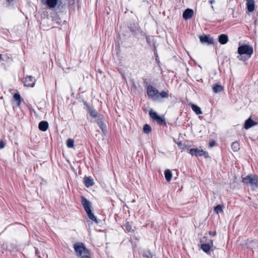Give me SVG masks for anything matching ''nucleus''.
<instances>
[{
    "label": "nucleus",
    "mask_w": 258,
    "mask_h": 258,
    "mask_svg": "<svg viewBox=\"0 0 258 258\" xmlns=\"http://www.w3.org/2000/svg\"><path fill=\"white\" fill-rule=\"evenodd\" d=\"M253 52V48L251 46L247 44L240 45L239 46L237 50V53L240 55H246L244 59L243 58V57L240 58L239 59L241 60H245L249 59L252 54Z\"/></svg>",
    "instance_id": "nucleus-1"
},
{
    "label": "nucleus",
    "mask_w": 258,
    "mask_h": 258,
    "mask_svg": "<svg viewBox=\"0 0 258 258\" xmlns=\"http://www.w3.org/2000/svg\"><path fill=\"white\" fill-rule=\"evenodd\" d=\"M82 204L83 208L86 211L88 217L93 221H94L96 223H98V221L96 217L94 215L91 210V203L90 202L85 198L82 197Z\"/></svg>",
    "instance_id": "nucleus-2"
},
{
    "label": "nucleus",
    "mask_w": 258,
    "mask_h": 258,
    "mask_svg": "<svg viewBox=\"0 0 258 258\" xmlns=\"http://www.w3.org/2000/svg\"><path fill=\"white\" fill-rule=\"evenodd\" d=\"M74 248L77 255L81 257L86 254H90L89 251L82 242H77L74 244Z\"/></svg>",
    "instance_id": "nucleus-3"
},
{
    "label": "nucleus",
    "mask_w": 258,
    "mask_h": 258,
    "mask_svg": "<svg viewBox=\"0 0 258 258\" xmlns=\"http://www.w3.org/2000/svg\"><path fill=\"white\" fill-rule=\"evenodd\" d=\"M242 182L245 184H249L252 187H258V177L253 174H249L242 179Z\"/></svg>",
    "instance_id": "nucleus-4"
},
{
    "label": "nucleus",
    "mask_w": 258,
    "mask_h": 258,
    "mask_svg": "<svg viewBox=\"0 0 258 258\" xmlns=\"http://www.w3.org/2000/svg\"><path fill=\"white\" fill-rule=\"evenodd\" d=\"M147 93L149 98L155 100H159V91L155 87L149 85L147 88Z\"/></svg>",
    "instance_id": "nucleus-5"
},
{
    "label": "nucleus",
    "mask_w": 258,
    "mask_h": 258,
    "mask_svg": "<svg viewBox=\"0 0 258 258\" xmlns=\"http://www.w3.org/2000/svg\"><path fill=\"white\" fill-rule=\"evenodd\" d=\"M42 3L46 5L48 8L53 9L56 6L59 7L62 4V0H41Z\"/></svg>",
    "instance_id": "nucleus-6"
},
{
    "label": "nucleus",
    "mask_w": 258,
    "mask_h": 258,
    "mask_svg": "<svg viewBox=\"0 0 258 258\" xmlns=\"http://www.w3.org/2000/svg\"><path fill=\"white\" fill-rule=\"evenodd\" d=\"M150 116L154 120H156L159 124H166L165 118L163 116H159L156 112L151 110L149 112Z\"/></svg>",
    "instance_id": "nucleus-7"
},
{
    "label": "nucleus",
    "mask_w": 258,
    "mask_h": 258,
    "mask_svg": "<svg viewBox=\"0 0 258 258\" xmlns=\"http://www.w3.org/2000/svg\"><path fill=\"white\" fill-rule=\"evenodd\" d=\"M189 153L192 156H204L205 158H207L208 157V152L203 150L202 149H191L189 150Z\"/></svg>",
    "instance_id": "nucleus-8"
},
{
    "label": "nucleus",
    "mask_w": 258,
    "mask_h": 258,
    "mask_svg": "<svg viewBox=\"0 0 258 258\" xmlns=\"http://www.w3.org/2000/svg\"><path fill=\"white\" fill-rule=\"evenodd\" d=\"M24 84L26 86L33 87L35 84V79L32 76H27L25 78Z\"/></svg>",
    "instance_id": "nucleus-9"
},
{
    "label": "nucleus",
    "mask_w": 258,
    "mask_h": 258,
    "mask_svg": "<svg viewBox=\"0 0 258 258\" xmlns=\"http://www.w3.org/2000/svg\"><path fill=\"white\" fill-rule=\"evenodd\" d=\"M200 41L203 43H207L208 44H211L214 43L213 38L209 35H204L200 37Z\"/></svg>",
    "instance_id": "nucleus-10"
},
{
    "label": "nucleus",
    "mask_w": 258,
    "mask_h": 258,
    "mask_svg": "<svg viewBox=\"0 0 258 258\" xmlns=\"http://www.w3.org/2000/svg\"><path fill=\"white\" fill-rule=\"evenodd\" d=\"M194 15V11L192 9H187L183 13V18L185 20L190 19Z\"/></svg>",
    "instance_id": "nucleus-11"
},
{
    "label": "nucleus",
    "mask_w": 258,
    "mask_h": 258,
    "mask_svg": "<svg viewBox=\"0 0 258 258\" xmlns=\"http://www.w3.org/2000/svg\"><path fill=\"white\" fill-rule=\"evenodd\" d=\"M246 8L249 12H252L254 10L255 4L254 0H246Z\"/></svg>",
    "instance_id": "nucleus-12"
},
{
    "label": "nucleus",
    "mask_w": 258,
    "mask_h": 258,
    "mask_svg": "<svg viewBox=\"0 0 258 258\" xmlns=\"http://www.w3.org/2000/svg\"><path fill=\"white\" fill-rule=\"evenodd\" d=\"M84 104L86 105L89 113L92 117L95 118L98 116V112L95 109L89 106L86 102H84Z\"/></svg>",
    "instance_id": "nucleus-13"
},
{
    "label": "nucleus",
    "mask_w": 258,
    "mask_h": 258,
    "mask_svg": "<svg viewBox=\"0 0 258 258\" xmlns=\"http://www.w3.org/2000/svg\"><path fill=\"white\" fill-rule=\"evenodd\" d=\"M38 127L40 131L45 132L48 127V123L46 121H41L39 123Z\"/></svg>",
    "instance_id": "nucleus-14"
},
{
    "label": "nucleus",
    "mask_w": 258,
    "mask_h": 258,
    "mask_svg": "<svg viewBox=\"0 0 258 258\" xmlns=\"http://www.w3.org/2000/svg\"><path fill=\"white\" fill-rule=\"evenodd\" d=\"M84 182L85 186L87 187L92 186L94 183L93 179L91 177H85Z\"/></svg>",
    "instance_id": "nucleus-15"
},
{
    "label": "nucleus",
    "mask_w": 258,
    "mask_h": 258,
    "mask_svg": "<svg viewBox=\"0 0 258 258\" xmlns=\"http://www.w3.org/2000/svg\"><path fill=\"white\" fill-rule=\"evenodd\" d=\"M228 40V36L226 34H221L219 36V42L221 44H226Z\"/></svg>",
    "instance_id": "nucleus-16"
},
{
    "label": "nucleus",
    "mask_w": 258,
    "mask_h": 258,
    "mask_svg": "<svg viewBox=\"0 0 258 258\" xmlns=\"http://www.w3.org/2000/svg\"><path fill=\"white\" fill-rule=\"evenodd\" d=\"M254 124V122L251 118H249L246 120L244 124V128L246 129H248L252 126Z\"/></svg>",
    "instance_id": "nucleus-17"
},
{
    "label": "nucleus",
    "mask_w": 258,
    "mask_h": 258,
    "mask_svg": "<svg viewBox=\"0 0 258 258\" xmlns=\"http://www.w3.org/2000/svg\"><path fill=\"white\" fill-rule=\"evenodd\" d=\"M164 175L165 179L167 181H170L172 179V173L169 169H166L164 171Z\"/></svg>",
    "instance_id": "nucleus-18"
},
{
    "label": "nucleus",
    "mask_w": 258,
    "mask_h": 258,
    "mask_svg": "<svg viewBox=\"0 0 258 258\" xmlns=\"http://www.w3.org/2000/svg\"><path fill=\"white\" fill-rule=\"evenodd\" d=\"M191 108L192 110L196 113L197 114H201L202 113V111L201 108L197 106L196 105L192 104L191 105Z\"/></svg>",
    "instance_id": "nucleus-19"
},
{
    "label": "nucleus",
    "mask_w": 258,
    "mask_h": 258,
    "mask_svg": "<svg viewBox=\"0 0 258 258\" xmlns=\"http://www.w3.org/2000/svg\"><path fill=\"white\" fill-rule=\"evenodd\" d=\"M223 88L221 85L216 84L213 87V90L215 93L220 92L223 91Z\"/></svg>",
    "instance_id": "nucleus-20"
},
{
    "label": "nucleus",
    "mask_w": 258,
    "mask_h": 258,
    "mask_svg": "<svg viewBox=\"0 0 258 258\" xmlns=\"http://www.w3.org/2000/svg\"><path fill=\"white\" fill-rule=\"evenodd\" d=\"M14 99L17 102V105L20 106L22 101V98L19 93H15L14 95Z\"/></svg>",
    "instance_id": "nucleus-21"
},
{
    "label": "nucleus",
    "mask_w": 258,
    "mask_h": 258,
    "mask_svg": "<svg viewBox=\"0 0 258 258\" xmlns=\"http://www.w3.org/2000/svg\"><path fill=\"white\" fill-rule=\"evenodd\" d=\"M223 205H218L214 207V211L216 214H218L219 213H221L223 212Z\"/></svg>",
    "instance_id": "nucleus-22"
},
{
    "label": "nucleus",
    "mask_w": 258,
    "mask_h": 258,
    "mask_svg": "<svg viewBox=\"0 0 258 258\" xmlns=\"http://www.w3.org/2000/svg\"><path fill=\"white\" fill-rule=\"evenodd\" d=\"M231 148L233 151H234V152L238 151L240 149L239 143L237 142H234L232 143V144L231 145Z\"/></svg>",
    "instance_id": "nucleus-23"
},
{
    "label": "nucleus",
    "mask_w": 258,
    "mask_h": 258,
    "mask_svg": "<svg viewBox=\"0 0 258 258\" xmlns=\"http://www.w3.org/2000/svg\"><path fill=\"white\" fill-rule=\"evenodd\" d=\"M211 246L209 244H202L201 245L202 249L206 252H208L210 249Z\"/></svg>",
    "instance_id": "nucleus-24"
},
{
    "label": "nucleus",
    "mask_w": 258,
    "mask_h": 258,
    "mask_svg": "<svg viewBox=\"0 0 258 258\" xmlns=\"http://www.w3.org/2000/svg\"><path fill=\"white\" fill-rule=\"evenodd\" d=\"M168 97V92L167 91H163L161 92H159V99L161 98H167Z\"/></svg>",
    "instance_id": "nucleus-25"
},
{
    "label": "nucleus",
    "mask_w": 258,
    "mask_h": 258,
    "mask_svg": "<svg viewBox=\"0 0 258 258\" xmlns=\"http://www.w3.org/2000/svg\"><path fill=\"white\" fill-rule=\"evenodd\" d=\"M151 131V126L148 124H146L144 125L143 127V132L145 134H149Z\"/></svg>",
    "instance_id": "nucleus-26"
},
{
    "label": "nucleus",
    "mask_w": 258,
    "mask_h": 258,
    "mask_svg": "<svg viewBox=\"0 0 258 258\" xmlns=\"http://www.w3.org/2000/svg\"><path fill=\"white\" fill-rule=\"evenodd\" d=\"M124 228L128 232H131L133 231L131 225L129 224L128 222H126L125 224L123 225Z\"/></svg>",
    "instance_id": "nucleus-27"
},
{
    "label": "nucleus",
    "mask_w": 258,
    "mask_h": 258,
    "mask_svg": "<svg viewBox=\"0 0 258 258\" xmlns=\"http://www.w3.org/2000/svg\"><path fill=\"white\" fill-rule=\"evenodd\" d=\"M74 140L71 139L68 140L67 145L69 148H72L74 147Z\"/></svg>",
    "instance_id": "nucleus-28"
},
{
    "label": "nucleus",
    "mask_w": 258,
    "mask_h": 258,
    "mask_svg": "<svg viewBox=\"0 0 258 258\" xmlns=\"http://www.w3.org/2000/svg\"><path fill=\"white\" fill-rule=\"evenodd\" d=\"M5 147V143L4 141L0 140V149H3Z\"/></svg>",
    "instance_id": "nucleus-29"
},
{
    "label": "nucleus",
    "mask_w": 258,
    "mask_h": 258,
    "mask_svg": "<svg viewBox=\"0 0 258 258\" xmlns=\"http://www.w3.org/2000/svg\"><path fill=\"white\" fill-rule=\"evenodd\" d=\"M215 144V142L214 141H212L209 143V147H213Z\"/></svg>",
    "instance_id": "nucleus-30"
},
{
    "label": "nucleus",
    "mask_w": 258,
    "mask_h": 258,
    "mask_svg": "<svg viewBox=\"0 0 258 258\" xmlns=\"http://www.w3.org/2000/svg\"><path fill=\"white\" fill-rule=\"evenodd\" d=\"M81 258H90L89 254H86L81 257Z\"/></svg>",
    "instance_id": "nucleus-31"
},
{
    "label": "nucleus",
    "mask_w": 258,
    "mask_h": 258,
    "mask_svg": "<svg viewBox=\"0 0 258 258\" xmlns=\"http://www.w3.org/2000/svg\"><path fill=\"white\" fill-rule=\"evenodd\" d=\"M35 249L36 254L38 255V253H39L38 250L36 248H35Z\"/></svg>",
    "instance_id": "nucleus-32"
},
{
    "label": "nucleus",
    "mask_w": 258,
    "mask_h": 258,
    "mask_svg": "<svg viewBox=\"0 0 258 258\" xmlns=\"http://www.w3.org/2000/svg\"><path fill=\"white\" fill-rule=\"evenodd\" d=\"M209 2L210 4H212L215 2V0H210Z\"/></svg>",
    "instance_id": "nucleus-33"
},
{
    "label": "nucleus",
    "mask_w": 258,
    "mask_h": 258,
    "mask_svg": "<svg viewBox=\"0 0 258 258\" xmlns=\"http://www.w3.org/2000/svg\"><path fill=\"white\" fill-rule=\"evenodd\" d=\"M102 125H103V123L101 122L100 124H99V126H100L102 130L103 131V130Z\"/></svg>",
    "instance_id": "nucleus-34"
},
{
    "label": "nucleus",
    "mask_w": 258,
    "mask_h": 258,
    "mask_svg": "<svg viewBox=\"0 0 258 258\" xmlns=\"http://www.w3.org/2000/svg\"><path fill=\"white\" fill-rule=\"evenodd\" d=\"M6 1L9 3L14 1V0H6Z\"/></svg>",
    "instance_id": "nucleus-35"
},
{
    "label": "nucleus",
    "mask_w": 258,
    "mask_h": 258,
    "mask_svg": "<svg viewBox=\"0 0 258 258\" xmlns=\"http://www.w3.org/2000/svg\"><path fill=\"white\" fill-rule=\"evenodd\" d=\"M3 60L4 58L2 57V55L0 54V60Z\"/></svg>",
    "instance_id": "nucleus-36"
},
{
    "label": "nucleus",
    "mask_w": 258,
    "mask_h": 258,
    "mask_svg": "<svg viewBox=\"0 0 258 258\" xmlns=\"http://www.w3.org/2000/svg\"><path fill=\"white\" fill-rule=\"evenodd\" d=\"M212 7V8L213 9H214V7H213V6H212V7Z\"/></svg>",
    "instance_id": "nucleus-37"
}]
</instances>
